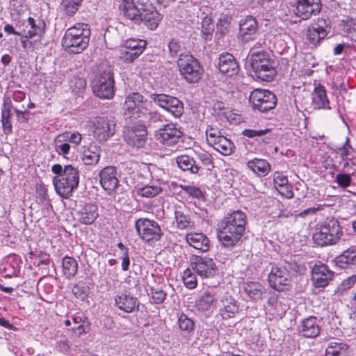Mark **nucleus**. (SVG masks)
I'll list each match as a JSON object with an SVG mask.
<instances>
[{
	"label": "nucleus",
	"instance_id": "obj_1",
	"mask_svg": "<svg viewBox=\"0 0 356 356\" xmlns=\"http://www.w3.org/2000/svg\"><path fill=\"white\" fill-rule=\"evenodd\" d=\"M247 217L244 212L236 210L226 215L218 225V238L225 247L234 246L241 239L245 229Z\"/></svg>",
	"mask_w": 356,
	"mask_h": 356
},
{
	"label": "nucleus",
	"instance_id": "obj_2",
	"mask_svg": "<svg viewBox=\"0 0 356 356\" xmlns=\"http://www.w3.org/2000/svg\"><path fill=\"white\" fill-rule=\"evenodd\" d=\"M51 171L56 176L53 179V184L56 193L63 198L68 199L72 195L79 184V170L72 165H66L63 168L60 164H54Z\"/></svg>",
	"mask_w": 356,
	"mask_h": 356
},
{
	"label": "nucleus",
	"instance_id": "obj_3",
	"mask_svg": "<svg viewBox=\"0 0 356 356\" xmlns=\"http://www.w3.org/2000/svg\"><path fill=\"white\" fill-rule=\"evenodd\" d=\"M90 34L88 24L77 23L65 31L62 38V46L70 53H81L88 46Z\"/></svg>",
	"mask_w": 356,
	"mask_h": 356
},
{
	"label": "nucleus",
	"instance_id": "obj_4",
	"mask_svg": "<svg viewBox=\"0 0 356 356\" xmlns=\"http://www.w3.org/2000/svg\"><path fill=\"white\" fill-rule=\"evenodd\" d=\"M258 42L250 50V64L252 71L258 79L271 81L276 74L270 54L264 50H257Z\"/></svg>",
	"mask_w": 356,
	"mask_h": 356
},
{
	"label": "nucleus",
	"instance_id": "obj_5",
	"mask_svg": "<svg viewBox=\"0 0 356 356\" xmlns=\"http://www.w3.org/2000/svg\"><path fill=\"white\" fill-rule=\"evenodd\" d=\"M342 234V227L338 219L327 217L317 225L313 240L314 243L322 247L332 245L338 243Z\"/></svg>",
	"mask_w": 356,
	"mask_h": 356
},
{
	"label": "nucleus",
	"instance_id": "obj_6",
	"mask_svg": "<svg viewBox=\"0 0 356 356\" xmlns=\"http://www.w3.org/2000/svg\"><path fill=\"white\" fill-rule=\"evenodd\" d=\"M181 78L190 84L198 83L202 78L204 68L200 62L188 53H182L177 60Z\"/></svg>",
	"mask_w": 356,
	"mask_h": 356
},
{
	"label": "nucleus",
	"instance_id": "obj_7",
	"mask_svg": "<svg viewBox=\"0 0 356 356\" xmlns=\"http://www.w3.org/2000/svg\"><path fill=\"white\" fill-rule=\"evenodd\" d=\"M137 6L138 11L136 19L127 18L134 23L140 24L143 23L148 29L155 30L161 21L162 15L156 10L149 0H141Z\"/></svg>",
	"mask_w": 356,
	"mask_h": 356
},
{
	"label": "nucleus",
	"instance_id": "obj_8",
	"mask_svg": "<svg viewBox=\"0 0 356 356\" xmlns=\"http://www.w3.org/2000/svg\"><path fill=\"white\" fill-rule=\"evenodd\" d=\"M152 105L151 102L146 99L140 93L132 92L125 99L123 106L124 115L130 119H139Z\"/></svg>",
	"mask_w": 356,
	"mask_h": 356
},
{
	"label": "nucleus",
	"instance_id": "obj_9",
	"mask_svg": "<svg viewBox=\"0 0 356 356\" xmlns=\"http://www.w3.org/2000/svg\"><path fill=\"white\" fill-rule=\"evenodd\" d=\"M135 228L139 238L145 242L159 241L163 235L159 223L146 218H141L135 222Z\"/></svg>",
	"mask_w": 356,
	"mask_h": 356
},
{
	"label": "nucleus",
	"instance_id": "obj_10",
	"mask_svg": "<svg viewBox=\"0 0 356 356\" xmlns=\"http://www.w3.org/2000/svg\"><path fill=\"white\" fill-rule=\"evenodd\" d=\"M249 102L253 110L266 113L275 107L277 97L269 90L255 89L249 96Z\"/></svg>",
	"mask_w": 356,
	"mask_h": 356
},
{
	"label": "nucleus",
	"instance_id": "obj_11",
	"mask_svg": "<svg viewBox=\"0 0 356 356\" xmlns=\"http://www.w3.org/2000/svg\"><path fill=\"white\" fill-rule=\"evenodd\" d=\"M93 93L101 99H110L114 96V79L110 71H104L92 83Z\"/></svg>",
	"mask_w": 356,
	"mask_h": 356
},
{
	"label": "nucleus",
	"instance_id": "obj_12",
	"mask_svg": "<svg viewBox=\"0 0 356 356\" xmlns=\"http://www.w3.org/2000/svg\"><path fill=\"white\" fill-rule=\"evenodd\" d=\"M92 131L98 142H106L114 136L115 123L107 117H97L92 122Z\"/></svg>",
	"mask_w": 356,
	"mask_h": 356
},
{
	"label": "nucleus",
	"instance_id": "obj_13",
	"mask_svg": "<svg viewBox=\"0 0 356 356\" xmlns=\"http://www.w3.org/2000/svg\"><path fill=\"white\" fill-rule=\"evenodd\" d=\"M268 281L271 288L277 291H284L290 286L289 273L286 266H273L268 276Z\"/></svg>",
	"mask_w": 356,
	"mask_h": 356
},
{
	"label": "nucleus",
	"instance_id": "obj_14",
	"mask_svg": "<svg viewBox=\"0 0 356 356\" xmlns=\"http://www.w3.org/2000/svg\"><path fill=\"white\" fill-rule=\"evenodd\" d=\"M191 268L202 279L215 277L218 273V267L213 259L207 257L195 256L191 260Z\"/></svg>",
	"mask_w": 356,
	"mask_h": 356
},
{
	"label": "nucleus",
	"instance_id": "obj_15",
	"mask_svg": "<svg viewBox=\"0 0 356 356\" xmlns=\"http://www.w3.org/2000/svg\"><path fill=\"white\" fill-rule=\"evenodd\" d=\"M150 99L159 106L172 113L175 118H179L184 113V104L177 97L166 94L150 95Z\"/></svg>",
	"mask_w": 356,
	"mask_h": 356
},
{
	"label": "nucleus",
	"instance_id": "obj_16",
	"mask_svg": "<svg viewBox=\"0 0 356 356\" xmlns=\"http://www.w3.org/2000/svg\"><path fill=\"white\" fill-rule=\"evenodd\" d=\"M183 133L175 124L170 123L159 129L155 134V138L158 142L165 147H173L177 145Z\"/></svg>",
	"mask_w": 356,
	"mask_h": 356
},
{
	"label": "nucleus",
	"instance_id": "obj_17",
	"mask_svg": "<svg viewBox=\"0 0 356 356\" xmlns=\"http://www.w3.org/2000/svg\"><path fill=\"white\" fill-rule=\"evenodd\" d=\"M146 42L139 39H128L120 49V58L126 63H131L144 51Z\"/></svg>",
	"mask_w": 356,
	"mask_h": 356
},
{
	"label": "nucleus",
	"instance_id": "obj_18",
	"mask_svg": "<svg viewBox=\"0 0 356 356\" xmlns=\"http://www.w3.org/2000/svg\"><path fill=\"white\" fill-rule=\"evenodd\" d=\"M295 15L302 20L317 15L322 9L321 0H295Z\"/></svg>",
	"mask_w": 356,
	"mask_h": 356
},
{
	"label": "nucleus",
	"instance_id": "obj_19",
	"mask_svg": "<svg viewBox=\"0 0 356 356\" xmlns=\"http://www.w3.org/2000/svg\"><path fill=\"white\" fill-rule=\"evenodd\" d=\"M146 125L143 124H134L129 127L124 133V140L127 145L138 149L145 146L147 140Z\"/></svg>",
	"mask_w": 356,
	"mask_h": 356
},
{
	"label": "nucleus",
	"instance_id": "obj_20",
	"mask_svg": "<svg viewBox=\"0 0 356 356\" xmlns=\"http://www.w3.org/2000/svg\"><path fill=\"white\" fill-rule=\"evenodd\" d=\"M76 216L81 224L92 225L99 216L98 206L92 202L81 204L76 211Z\"/></svg>",
	"mask_w": 356,
	"mask_h": 356
},
{
	"label": "nucleus",
	"instance_id": "obj_21",
	"mask_svg": "<svg viewBox=\"0 0 356 356\" xmlns=\"http://www.w3.org/2000/svg\"><path fill=\"white\" fill-rule=\"evenodd\" d=\"M321 330L320 321L313 316L302 319L297 327L298 334L306 338H316Z\"/></svg>",
	"mask_w": 356,
	"mask_h": 356
},
{
	"label": "nucleus",
	"instance_id": "obj_22",
	"mask_svg": "<svg viewBox=\"0 0 356 356\" xmlns=\"http://www.w3.org/2000/svg\"><path fill=\"white\" fill-rule=\"evenodd\" d=\"M258 31V23L254 17L248 15L239 23V39L243 42L252 40Z\"/></svg>",
	"mask_w": 356,
	"mask_h": 356
},
{
	"label": "nucleus",
	"instance_id": "obj_23",
	"mask_svg": "<svg viewBox=\"0 0 356 356\" xmlns=\"http://www.w3.org/2000/svg\"><path fill=\"white\" fill-rule=\"evenodd\" d=\"M334 277V272L323 264H316L312 268V280L313 285L316 288L324 287Z\"/></svg>",
	"mask_w": 356,
	"mask_h": 356
},
{
	"label": "nucleus",
	"instance_id": "obj_24",
	"mask_svg": "<svg viewBox=\"0 0 356 356\" xmlns=\"http://www.w3.org/2000/svg\"><path fill=\"white\" fill-rule=\"evenodd\" d=\"M218 307V314L225 320L234 317L239 310L237 301L227 293L220 298Z\"/></svg>",
	"mask_w": 356,
	"mask_h": 356
},
{
	"label": "nucleus",
	"instance_id": "obj_25",
	"mask_svg": "<svg viewBox=\"0 0 356 356\" xmlns=\"http://www.w3.org/2000/svg\"><path fill=\"white\" fill-rule=\"evenodd\" d=\"M99 175L101 186L105 191L110 193L118 186L119 181L115 167L106 166L99 172Z\"/></svg>",
	"mask_w": 356,
	"mask_h": 356
},
{
	"label": "nucleus",
	"instance_id": "obj_26",
	"mask_svg": "<svg viewBox=\"0 0 356 356\" xmlns=\"http://www.w3.org/2000/svg\"><path fill=\"white\" fill-rule=\"evenodd\" d=\"M218 69L222 74L232 77L236 75L239 66L234 56L229 53H224L218 58Z\"/></svg>",
	"mask_w": 356,
	"mask_h": 356
},
{
	"label": "nucleus",
	"instance_id": "obj_27",
	"mask_svg": "<svg viewBox=\"0 0 356 356\" xmlns=\"http://www.w3.org/2000/svg\"><path fill=\"white\" fill-rule=\"evenodd\" d=\"M312 106L315 109H331L327 91L325 87L321 84L315 86L314 91L312 93Z\"/></svg>",
	"mask_w": 356,
	"mask_h": 356
},
{
	"label": "nucleus",
	"instance_id": "obj_28",
	"mask_svg": "<svg viewBox=\"0 0 356 356\" xmlns=\"http://www.w3.org/2000/svg\"><path fill=\"white\" fill-rule=\"evenodd\" d=\"M274 186L280 194L286 198L293 197V192L289 183L287 176L281 172H275L273 175Z\"/></svg>",
	"mask_w": 356,
	"mask_h": 356
},
{
	"label": "nucleus",
	"instance_id": "obj_29",
	"mask_svg": "<svg viewBox=\"0 0 356 356\" xmlns=\"http://www.w3.org/2000/svg\"><path fill=\"white\" fill-rule=\"evenodd\" d=\"M216 295L213 289L204 291L196 300L197 309L202 312H209L217 301Z\"/></svg>",
	"mask_w": 356,
	"mask_h": 356
},
{
	"label": "nucleus",
	"instance_id": "obj_30",
	"mask_svg": "<svg viewBox=\"0 0 356 356\" xmlns=\"http://www.w3.org/2000/svg\"><path fill=\"white\" fill-rule=\"evenodd\" d=\"M248 168L258 177H266L271 170V165L264 159L254 158L246 163Z\"/></svg>",
	"mask_w": 356,
	"mask_h": 356
},
{
	"label": "nucleus",
	"instance_id": "obj_31",
	"mask_svg": "<svg viewBox=\"0 0 356 356\" xmlns=\"http://www.w3.org/2000/svg\"><path fill=\"white\" fill-rule=\"evenodd\" d=\"M187 243L193 248L202 252L209 249V239L202 233H188L186 235Z\"/></svg>",
	"mask_w": 356,
	"mask_h": 356
},
{
	"label": "nucleus",
	"instance_id": "obj_32",
	"mask_svg": "<svg viewBox=\"0 0 356 356\" xmlns=\"http://www.w3.org/2000/svg\"><path fill=\"white\" fill-rule=\"evenodd\" d=\"M115 302L120 310L127 313H131L134 312L138 303V300L136 298L130 294L122 293L116 296Z\"/></svg>",
	"mask_w": 356,
	"mask_h": 356
},
{
	"label": "nucleus",
	"instance_id": "obj_33",
	"mask_svg": "<svg viewBox=\"0 0 356 356\" xmlns=\"http://www.w3.org/2000/svg\"><path fill=\"white\" fill-rule=\"evenodd\" d=\"M101 147L95 143H90L82 152V161L85 165H96L100 159Z\"/></svg>",
	"mask_w": 356,
	"mask_h": 356
},
{
	"label": "nucleus",
	"instance_id": "obj_34",
	"mask_svg": "<svg viewBox=\"0 0 356 356\" xmlns=\"http://www.w3.org/2000/svg\"><path fill=\"white\" fill-rule=\"evenodd\" d=\"M335 260L337 266L341 268L356 266V245L344 250Z\"/></svg>",
	"mask_w": 356,
	"mask_h": 356
},
{
	"label": "nucleus",
	"instance_id": "obj_35",
	"mask_svg": "<svg viewBox=\"0 0 356 356\" xmlns=\"http://www.w3.org/2000/svg\"><path fill=\"white\" fill-rule=\"evenodd\" d=\"M115 3L118 6L119 10L122 13L124 17L136 19L138 11L137 6L141 0H114Z\"/></svg>",
	"mask_w": 356,
	"mask_h": 356
},
{
	"label": "nucleus",
	"instance_id": "obj_36",
	"mask_svg": "<svg viewBox=\"0 0 356 356\" xmlns=\"http://www.w3.org/2000/svg\"><path fill=\"white\" fill-rule=\"evenodd\" d=\"M71 319L74 325V326L71 328V330L76 334L77 337L86 334L90 330V323L84 315L77 314L72 316Z\"/></svg>",
	"mask_w": 356,
	"mask_h": 356
},
{
	"label": "nucleus",
	"instance_id": "obj_37",
	"mask_svg": "<svg viewBox=\"0 0 356 356\" xmlns=\"http://www.w3.org/2000/svg\"><path fill=\"white\" fill-rule=\"evenodd\" d=\"M29 26V29L27 30L25 38H31L34 36L41 37L44 33L45 22L38 19H34L32 17H29L27 19L26 29Z\"/></svg>",
	"mask_w": 356,
	"mask_h": 356
},
{
	"label": "nucleus",
	"instance_id": "obj_38",
	"mask_svg": "<svg viewBox=\"0 0 356 356\" xmlns=\"http://www.w3.org/2000/svg\"><path fill=\"white\" fill-rule=\"evenodd\" d=\"M245 293L252 300H258L262 298L266 292L265 287L258 282H248L243 286Z\"/></svg>",
	"mask_w": 356,
	"mask_h": 356
},
{
	"label": "nucleus",
	"instance_id": "obj_39",
	"mask_svg": "<svg viewBox=\"0 0 356 356\" xmlns=\"http://www.w3.org/2000/svg\"><path fill=\"white\" fill-rule=\"evenodd\" d=\"M176 161L177 165L184 171L188 170L193 174H197L200 169L194 159L186 154L177 156Z\"/></svg>",
	"mask_w": 356,
	"mask_h": 356
},
{
	"label": "nucleus",
	"instance_id": "obj_40",
	"mask_svg": "<svg viewBox=\"0 0 356 356\" xmlns=\"http://www.w3.org/2000/svg\"><path fill=\"white\" fill-rule=\"evenodd\" d=\"M211 146L224 156L231 155L235 149L234 143L223 135Z\"/></svg>",
	"mask_w": 356,
	"mask_h": 356
},
{
	"label": "nucleus",
	"instance_id": "obj_41",
	"mask_svg": "<svg viewBox=\"0 0 356 356\" xmlns=\"http://www.w3.org/2000/svg\"><path fill=\"white\" fill-rule=\"evenodd\" d=\"M139 118L143 122V124H147L149 127H157L163 122V116L156 111H152L150 107L147 108Z\"/></svg>",
	"mask_w": 356,
	"mask_h": 356
},
{
	"label": "nucleus",
	"instance_id": "obj_42",
	"mask_svg": "<svg viewBox=\"0 0 356 356\" xmlns=\"http://www.w3.org/2000/svg\"><path fill=\"white\" fill-rule=\"evenodd\" d=\"M63 272L65 277L70 279L76 274L78 270L77 261L72 257L65 256L62 261Z\"/></svg>",
	"mask_w": 356,
	"mask_h": 356
},
{
	"label": "nucleus",
	"instance_id": "obj_43",
	"mask_svg": "<svg viewBox=\"0 0 356 356\" xmlns=\"http://www.w3.org/2000/svg\"><path fill=\"white\" fill-rule=\"evenodd\" d=\"M348 346L344 343L330 342L325 349L326 356H344Z\"/></svg>",
	"mask_w": 356,
	"mask_h": 356
},
{
	"label": "nucleus",
	"instance_id": "obj_44",
	"mask_svg": "<svg viewBox=\"0 0 356 356\" xmlns=\"http://www.w3.org/2000/svg\"><path fill=\"white\" fill-rule=\"evenodd\" d=\"M309 28L314 29L315 32L319 33L320 35H321L325 38L331 29L329 19H325L324 18H318L311 24L310 26H309Z\"/></svg>",
	"mask_w": 356,
	"mask_h": 356
},
{
	"label": "nucleus",
	"instance_id": "obj_45",
	"mask_svg": "<svg viewBox=\"0 0 356 356\" xmlns=\"http://www.w3.org/2000/svg\"><path fill=\"white\" fill-rule=\"evenodd\" d=\"M83 0H62L60 10L66 15H74L79 8Z\"/></svg>",
	"mask_w": 356,
	"mask_h": 356
},
{
	"label": "nucleus",
	"instance_id": "obj_46",
	"mask_svg": "<svg viewBox=\"0 0 356 356\" xmlns=\"http://www.w3.org/2000/svg\"><path fill=\"white\" fill-rule=\"evenodd\" d=\"M178 325L179 329L187 334L193 333L195 330L194 321L184 313L178 315Z\"/></svg>",
	"mask_w": 356,
	"mask_h": 356
},
{
	"label": "nucleus",
	"instance_id": "obj_47",
	"mask_svg": "<svg viewBox=\"0 0 356 356\" xmlns=\"http://www.w3.org/2000/svg\"><path fill=\"white\" fill-rule=\"evenodd\" d=\"M214 31V24L212 19L208 16L203 18L201 24V33L202 38L206 40L212 38Z\"/></svg>",
	"mask_w": 356,
	"mask_h": 356
},
{
	"label": "nucleus",
	"instance_id": "obj_48",
	"mask_svg": "<svg viewBox=\"0 0 356 356\" xmlns=\"http://www.w3.org/2000/svg\"><path fill=\"white\" fill-rule=\"evenodd\" d=\"M161 191L162 189L160 186L154 185H146L143 187L138 188L137 194L141 197L151 198L158 195L161 193Z\"/></svg>",
	"mask_w": 356,
	"mask_h": 356
},
{
	"label": "nucleus",
	"instance_id": "obj_49",
	"mask_svg": "<svg viewBox=\"0 0 356 356\" xmlns=\"http://www.w3.org/2000/svg\"><path fill=\"white\" fill-rule=\"evenodd\" d=\"M54 149L59 155L65 156L70 154L71 146L59 134L54 140Z\"/></svg>",
	"mask_w": 356,
	"mask_h": 356
},
{
	"label": "nucleus",
	"instance_id": "obj_50",
	"mask_svg": "<svg viewBox=\"0 0 356 356\" xmlns=\"http://www.w3.org/2000/svg\"><path fill=\"white\" fill-rule=\"evenodd\" d=\"M182 280L186 287L189 289H193L197 286L196 275L193 273L191 267L186 268L183 272Z\"/></svg>",
	"mask_w": 356,
	"mask_h": 356
},
{
	"label": "nucleus",
	"instance_id": "obj_51",
	"mask_svg": "<svg viewBox=\"0 0 356 356\" xmlns=\"http://www.w3.org/2000/svg\"><path fill=\"white\" fill-rule=\"evenodd\" d=\"M175 218L179 229H185L191 226L192 222L190 217L184 214L181 211L176 210L175 211Z\"/></svg>",
	"mask_w": 356,
	"mask_h": 356
},
{
	"label": "nucleus",
	"instance_id": "obj_52",
	"mask_svg": "<svg viewBox=\"0 0 356 356\" xmlns=\"http://www.w3.org/2000/svg\"><path fill=\"white\" fill-rule=\"evenodd\" d=\"M206 139L209 145L215 144V142L222 136L219 129L214 125H207L206 130Z\"/></svg>",
	"mask_w": 356,
	"mask_h": 356
},
{
	"label": "nucleus",
	"instance_id": "obj_53",
	"mask_svg": "<svg viewBox=\"0 0 356 356\" xmlns=\"http://www.w3.org/2000/svg\"><path fill=\"white\" fill-rule=\"evenodd\" d=\"M89 287L83 282H79L72 287V293L75 297L82 301L88 297Z\"/></svg>",
	"mask_w": 356,
	"mask_h": 356
},
{
	"label": "nucleus",
	"instance_id": "obj_54",
	"mask_svg": "<svg viewBox=\"0 0 356 356\" xmlns=\"http://www.w3.org/2000/svg\"><path fill=\"white\" fill-rule=\"evenodd\" d=\"M180 187L182 191H184L189 197L197 199L198 200H204L203 192L200 188L194 185H181Z\"/></svg>",
	"mask_w": 356,
	"mask_h": 356
},
{
	"label": "nucleus",
	"instance_id": "obj_55",
	"mask_svg": "<svg viewBox=\"0 0 356 356\" xmlns=\"http://www.w3.org/2000/svg\"><path fill=\"white\" fill-rule=\"evenodd\" d=\"M353 150V148L350 144V139L348 137H346L345 143L341 146L336 147L334 149L337 154H339L341 159L343 161H346L349 159L348 156Z\"/></svg>",
	"mask_w": 356,
	"mask_h": 356
},
{
	"label": "nucleus",
	"instance_id": "obj_56",
	"mask_svg": "<svg viewBox=\"0 0 356 356\" xmlns=\"http://www.w3.org/2000/svg\"><path fill=\"white\" fill-rule=\"evenodd\" d=\"M214 110L218 115L229 122H232L236 118V115L228 108H224L222 103H218L214 106Z\"/></svg>",
	"mask_w": 356,
	"mask_h": 356
},
{
	"label": "nucleus",
	"instance_id": "obj_57",
	"mask_svg": "<svg viewBox=\"0 0 356 356\" xmlns=\"http://www.w3.org/2000/svg\"><path fill=\"white\" fill-rule=\"evenodd\" d=\"M268 305L273 309L274 311L272 312L273 315H276L277 316H282L284 314L285 309H282L281 311L279 310V307H282L281 302H278L277 297L275 295L271 296L268 300Z\"/></svg>",
	"mask_w": 356,
	"mask_h": 356
},
{
	"label": "nucleus",
	"instance_id": "obj_58",
	"mask_svg": "<svg viewBox=\"0 0 356 356\" xmlns=\"http://www.w3.org/2000/svg\"><path fill=\"white\" fill-rule=\"evenodd\" d=\"M60 138H64L67 143H71L75 145L80 144L82 140L81 134L77 131H65L60 134Z\"/></svg>",
	"mask_w": 356,
	"mask_h": 356
},
{
	"label": "nucleus",
	"instance_id": "obj_59",
	"mask_svg": "<svg viewBox=\"0 0 356 356\" xmlns=\"http://www.w3.org/2000/svg\"><path fill=\"white\" fill-rule=\"evenodd\" d=\"M13 104L10 97H4L1 109V120H11Z\"/></svg>",
	"mask_w": 356,
	"mask_h": 356
},
{
	"label": "nucleus",
	"instance_id": "obj_60",
	"mask_svg": "<svg viewBox=\"0 0 356 356\" xmlns=\"http://www.w3.org/2000/svg\"><path fill=\"white\" fill-rule=\"evenodd\" d=\"M334 181L339 187L346 188L350 185L352 179L350 174L341 172L336 175Z\"/></svg>",
	"mask_w": 356,
	"mask_h": 356
},
{
	"label": "nucleus",
	"instance_id": "obj_61",
	"mask_svg": "<svg viewBox=\"0 0 356 356\" xmlns=\"http://www.w3.org/2000/svg\"><path fill=\"white\" fill-rule=\"evenodd\" d=\"M307 39L309 44L316 46L319 44L325 38L321 35H320L319 33L315 32L314 29H309L308 27L307 31Z\"/></svg>",
	"mask_w": 356,
	"mask_h": 356
},
{
	"label": "nucleus",
	"instance_id": "obj_62",
	"mask_svg": "<svg viewBox=\"0 0 356 356\" xmlns=\"http://www.w3.org/2000/svg\"><path fill=\"white\" fill-rule=\"evenodd\" d=\"M150 294L153 302L156 305L163 303L166 298V293L160 289L151 288Z\"/></svg>",
	"mask_w": 356,
	"mask_h": 356
},
{
	"label": "nucleus",
	"instance_id": "obj_63",
	"mask_svg": "<svg viewBox=\"0 0 356 356\" xmlns=\"http://www.w3.org/2000/svg\"><path fill=\"white\" fill-rule=\"evenodd\" d=\"M195 155L204 165H213V156L208 152L204 150L197 151L195 152Z\"/></svg>",
	"mask_w": 356,
	"mask_h": 356
},
{
	"label": "nucleus",
	"instance_id": "obj_64",
	"mask_svg": "<svg viewBox=\"0 0 356 356\" xmlns=\"http://www.w3.org/2000/svg\"><path fill=\"white\" fill-rule=\"evenodd\" d=\"M169 54L171 57L179 56L181 51V47L179 42L175 39H172L168 44Z\"/></svg>",
	"mask_w": 356,
	"mask_h": 356
}]
</instances>
